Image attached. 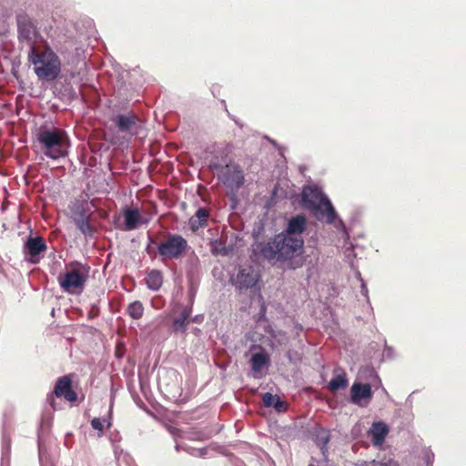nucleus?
<instances>
[{
  "instance_id": "obj_6",
  "label": "nucleus",
  "mask_w": 466,
  "mask_h": 466,
  "mask_svg": "<svg viewBox=\"0 0 466 466\" xmlns=\"http://www.w3.org/2000/svg\"><path fill=\"white\" fill-rule=\"evenodd\" d=\"M87 273L88 270L86 266H74L63 275L58 276V283L68 293H80L85 287Z\"/></svg>"
},
{
  "instance_id": "obj_13",
  "label": "nucleus",
  "mask_w": 466,
  "mask_h": 466,
  "mask_svg": "<svg viewBox=\"0 0 466 466\" xmlns=\"http://www.w3.org/2000/svg\"><path fill=\"white\" fill-rule=\"evenodd\" d=\"M373 392L370 384L354 382L350 389V398L355 404H360L362 399H371Z\"/></svg>"
},
{
  "instance_id": "obj_28",
  "label": "nucleus",
  "mask_w": 466,
  "mask_h": 466,
  "mask_svg": "<svg viewBox=\"0 0 466 466\" xmlns=\"http://www.w3.org/2000/svg\"><path fill=\"white\" fill-rule=\"evenodd\" d=\"M47 400L53 409H56V400H55V394L54 391L51 395L47 396Z\"/></svg>"
},
{
  "instance_id": "obj_29",
  "label": "nucleus",
  "mask_w": 466,
  "mask_h": 466,
  "mask_svg": "<svg viewBox=\"0 0 466 466\" xmlns=\"http://www.w3.org/2000/svg\"><path fill=\"white\" fill-rule=\"evenodd\" d=\"M374 466H389V465L382 464V462H374Z\"/></svg>"
},
{
  "instance_id": "obj_17",
  "label": "nucleus",
  "mask_w": 466,
  "mask_h": 466,
  "mask_svg": "<svg viewBox=\"0 0 466 466\" xmlns=\"http://www.w3.org/2000/svg\"><path fill=\"white\" fill-rule=\"evenodd\" d=\"M306 217H292L288 222V232L290 236H300L306 229Z\"/></svg>"
},
{
  "instance_id": "obj_23",
  "label": "nucleus",
  "mask_w": 466,
  "mask_h": 466,
  "mask_svg": "<svg viewBox=\"0 0 466 466\" xmlns=\"http://www.w3.org/2000/svg\"><path fill=\"white\" fill-rule=\"evenodd\" d=\"M144 310H145V308H144L141 300H134L133 302H130L126 308L127 314L130 318L135 319L143 318Z\"/></svg>"
},
{
  "instance_id": "obj_25",
  "label": "nucleus",
  "mask_w": 466,
  "mask_h": 466,
  "mask_svg": "<svg viewBox=\"0 0 466 466\" xmlns=\"http://www.w3.org/2000/svg\"><path fill=\"white\" fill-rule=\"evenodd\" d=\"M210 251L215 255H228L232 248L226 247L222 240H213L210 242Z\"/></svg>"
},
{
  "instance_id": "obj_1",
  "label": "nucleus",
  "mask_w": 466,
  "mask_h": 466,
  "mask_svg": "<svg viewBox=\"0 0 466 466\" xmlns=\"http://www.w3.org/2000/svg\"><path fill=\"white\" fill-rule=\"evenodd\" d=\"M304 241L301 237H290L288 229L285 234L276 235L266 241H256L252 245L253 254L267 260H290L301 254Z\"/></svg>"
},
{
  "instance_id": "obj_16",
  "label": "nucleus",
  "mask_w": 466,
  "mask_h": 466,
  "mask_svg": "<svg viewBox=\"0 0 466 466\" xmlns=\"http://www.w3.org/2000/svg\"><path fill=\"white\" fill-rule=\"evenodd\" d=\"M388 433L389 429L384 422H374L370 430V434L372 437V443L375 445L382 444Z\"/></svg>"
},
{
  "instance_id": "obj_12",
  "label": "nucleus",
  "mask_w": 466,
  "mask_h": 466,
  "mask_svg": "<svg viewBox=\"0 0 466 466\" xmlns=\"http://www.w3.org/2000/svg\"><path fill=\"white\" fill-rule=\"evenodd\" d=\"M138 122H140V118L133 112L117 115L115 118L116 127L122 132L132 131L133 128L137 127Z\"/></svg>"
},
{
  "instance_id": "obj_15",
  "label": "nucleus",
  "mask_w": 466,
  "mask_h": 466,
  "mask_svg": "<svg viewBox=\"0 0 466 466\" xmlns=\"http://www.w3.org/2000/svg\"><path fill=\"white\" fill-rule=\"evenodd\" d=\"M125 229L133 230L141 223V213L137 208H127L124 210Z\"/></svg>"
},
{
  "instance_id": "obj_22",
  "label": "nucleus",
  "mask_w": 466,
  "mask_h": 466,
  "mask_svg": "<svg viewBox=\"0 0 466 466\" xmlns=\"http://www.w3.org/2000/svg\"><path fill=\"white\" fill-rule=\"evenodd\" d=\"M268 362H269V357L266 352H257L250 358L251 370L253 371H260Z\"/></svg>"
},
{
  "instance_id": "obj_27",
  "label": "nucleus",
  "mask_w": 466,
  "mask_h": 466,
  "mask_svg": "<svg viewBox=\"0 0 466 466\" xmlns=\"http://www.w3.org/2000/svg\"><path fill=\"white\" fill-rule=\"evenodd\" d=\"M91 426L93 429L98 430L101 432L104 431V425L98 417H95L93 420H91Z\"/></svg>"
},
{
  "instance_id": "obj_19",
  "label": "nucleus",
  "mask_w": 466,
  "mask_h": 466,
  "mask_svg": "<svg viewBox=\"0 0 466 466\" xmlns=\"http://www.w3.org/2000/svg\"><path fill=\"white\" fill-rule=\"evenodd\" d=\"M265 407H273L278 411L287 410V403L281 400L279 395L271 394V392H265L262 397Z\"/></svg>"
},
{
  "instance_id": "obj_11",
  "label": "nucleus",
  "mask_w": 466,
  "mask_h": 466,
  "mask_svg": "<svg viewBox=\"0 0 466 466\" xmlns=\"http://www.w3.org/2000/svg\"><path fill=\"white\" fill-rule=\"evenodd\" d=\"M210 210L208 208H199L196 210L195 214L188 219V225L193 232H198L200 228H205L208 226V218Z\"/></svg>"
},
{
  "instance_id": "obj_2",
  "label": "nucleus",
  "mask_w": 466,
  "mask_h": 466,
  "mask_svg": "<svg viewBox=\"0 0 466 466\" xmlns=\"http://www.w3.org/2000/svg\"><path fill=\"white\" fill-rule=\"evenodd\" d=\"M28 61L33 65L34 73L41 81H55L62 72V62L51 46L32 47Z\"/></svg>"
},
{
  "instance_id": "obj_14",
  "label": "nucleus",
  "mask_w": 466,
  "mask_h": 466,
  "mask_svg": "<svg viewBox=\"0 0 466 466\" xmlns=\"http://www.w3.org/2000/svg\"><path fill=\"white\" fill-rule=\"evenodd\" d=\"M258 279V275L252 268H241L237 274V283L239 288L254 287Z\"/></svg>"
},
{
  "instance_id": "obj_8",
  "label": "nucleus",
  "mask_w": 466,
  "mask_h": 466,
  "mask_svg": "<svg viewBox=\"0 0 466 466\" xmlns=\"http://www.w3.org/2000/svg\"><path fill=\"white\" fill-rule=\"evenodd\" d=\"M17 26L20 41L26 42L30 46V50H32L33 47H37L35 42L38 37V31L32 20L27 16H19L17 19Z\"/></svg>"
},
{
  "instance_id": "obj_9",
  "label": "nucleus",
  "mask_w": 466,
  "mask_h": 466,
  "mask_svg": "<svg viewBox=\"0 0 466 466\" xmlns=\"http://www.w3.org/2000/svg\"><path fill=\"white\" fill-rule=\"evenodd\" d=\"M54 394L56 398H65L67 401L74 402L77 400V392L72 387V376L58 377L54 387Z\"/></svg>"
},
{
  "instance_id": "obj_20",
  "label": "nucleus",
  "mask_w": 466,
  "mask_h": 466,
  "mask_svg": "<svg viewBox=\"0 0 466 466\" xmlns=\"http://www.w3.org/2000/svg\"><path fill=\"white\" fill-rule=\"evenodd\" d=\"M25 249L30 255H38L46 250V245L41 237L29 238L25 243Z\"/></svg>"
},
{
  "instance_id": "obj_4",
  "label": "nucleus",
  "mask_w": 466,
  "mask_h": 466,
  "mask_svg": "<svg viewBox=\"0 0 466 466\" xmlns=\"http://www.w3.org/2000/svg\"><path fill=\"white\" fill-rule=\"evenodd\" d=\"M301 199L305 208L311 211L325 214L329 220L334 219L335 210L329 198L319 188L305 186L301 193Z\"/></svg>"
},
{
  "instance_id": "obj_5",
  "label": "nucleus",
  "mask_w": 466,
  "mask_h": 466,
  "mask_svg": "<svg viewBox=\"0 0 466 466\" xmlns=\"http://www.w3.org/2000/svg\"><path fill=\"white\" fill-rule=\"evenodd\" d=\"M188 248L187 238L178 234H167L157 245L158 254L162 259H178Z\"/></svg>"
},
{
  "instance_id": "obj_18",
  "label": "nucleus",
  "mask_w": 466,
  "mask_h": 466,
  "mask_svg": "<svg viewBox=\"0 0 466 466\" xmlns=\"http://www.w3.org/2000/svg\"><path fill=\"white\" fill-rule=\"evenodd\" d=\"M145 280L151 290H159L163 285V274L159 269H151L147 273Z\"/></svg>"
},
{
  "instance_id": "obj_21",
  "label": "nucleus",
  "mask_w": 466,
  "mask_h": 466,
  "mask_svg": "<svg viewBox=\"0 0 466 466\" xmlns=\"http://www.w3.org/2000/svg\"><path fill=\"white\" fill-rule=\"evenodd\" d=\"M349 385V380L346 373L342 370L340 373H337L334 378L329 383V389L330 391H339L340 389H345Z\"/></svg>"
},
{
  "instance_id": "obj_7",
  "label": "nucleus",
  "mask_w": 466,
  "mask_h": 466,
  "mask_svg": "<svg viewBox=\"0 0 466 466\" xmlns=\"http://www.w3.org/2000/svg\"><path fill=\"white\" fill-rule=\"evenodd\" d=\"M72 211L74 214V221L80 232L84 235H93L94 226L90 223L92 212L88 207L87 201H82L80 204L75 205Z\"/></svg>"
},
{
  "instance_id": "obj_24",
  "label": "nucleus",
  "mask_w": 466,
  "mask_h": 466,
  "mask_svg": "<svg viewBox=\"0 0 466 466\" xmlns=\"http://www.w3.org/2000/svg\"><path fill=\"white\" fill-rule=\"evenodd\" d=\"M190 310L184 309L181 312L179 318H176L173 320V330L175 331H185L187 329V324L188 322V318L190 316Z\"/></svg>"
},
{
  "instance_id": "obj_26",
  "label": "nucleus",
  "mask_w": 466,
  "mask_h": 466,
  "mask_svg": "<svg viewBox=\"0 0 466 466\" xmlns=\"http://www.w3.org/2000/svg\"><path fill=\"white\" fill-rule=\"evenodd\" d=\"M329 433L327 431H324V429H320V431H317L316 434V442L320 447L322 452L327 449V445L329 442Z\"/></svg>"
},
{
  "instance_id": "obj_3",
  "label": "nucleus",
  "mask_w": 466,
  "mask_h": 466,
  "mask_svg": "<svg viewBox=\"0 0 466 466\" xmlns=\"http://www.w3.org/2000/svg\"><path fill=\"white\" fill-rule=\"evenodd\" d=\"M36 140L44 155L53 159L66 155L69 140L66 131L58 127H41L36 131Z\"/></svg>"
},
{
  "instance_id": "obj_10",
  "label": "nucleus",
  "mask_w": 466,
  "mask_h": 466,
  "mask_svg": "<svg viewBox=\"0 0 466 466\" xmlns=\"http://www.w3.org/2000/svg\"><path fill=\"white\" fill-rule=\"evenodd\" d=\"M223 182L226 186L239 187L243 186L245 177L239 165H227L223 171Z\"/></svg>"
}]
</instances>
